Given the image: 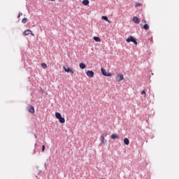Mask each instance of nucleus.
<instances>
[{
	"mask_svg": "<svg viewBox=\"0 0 179 179\" xmlns=\"http://www.w3.org/2000/svg\"><path fill=\"white\" fill-rule=\"evenodd\" d=\"M55 117L57 118V120H59V122H60V124H65V118L62 117V115H61V113L56 112Z\"/></svg>",
	"mask_w": 179,
	"mask_h": 179,
	"instance_id": "obj_1",
	"label": "nucleus"
},
{
	"mask_svg": "<svg viewBox=\"0 0 179 179\" xmlns=\"http://www.w3.org/2000/svg\"><path fill=\"white\" fill-rule=\"evenodd\" d=\"M127 43H134V44H135V45H138V42L136 41V40L135 39V38H134V36H129L127 40H126Z\"/></svg>",
	"mask_w": 179,
	"mask_h": 179,
	"instance_id": "obj_2",
	"label": "nucleus"
},
{
	"mask_svg": "<svg viewBox=\"0 0 179 179\" xmlns=\"http://www.w3.org/2000/svg\"><path fill=\"white\" fill-rule=\"evenodd\" d=\"M116 80L117 82H121L124 80V75L122 73H119L116 76Z\"/></svg>",
	"mask_w": 179,
	"mask_h": 179,
	"instance_id": "obj_3",
	"label": "nucleus"
},
{
	"mask_svg": "<svg viewBox=\"0 0 179 179\" xmlns=\"http://www.w3.org/2000/svg\"><path fill=\"white\" fill-rule=\"evenodd\" d=\"M101 73L102 75H103V76H113V74L108 73H107V71H106V69H104L103 68L101 69Z\"/></svg>",
	"mask_w": 179,
	"mask_h": 179,
	"instance_id": "obj_4",
	"label": "nucleus"
},
{
	"mask_svg": "<svg viewBox=\"0 0 179 179\" xmlns=\"http://www.w3.org/2000/svg\"><path fill=\"white\" fill-rule=\"evenodd\" d=\"M63 69L65 71V72H67L68 73H71L72 75H73V70H72L71 68L69 67H63Z\"/></svg>",
	"mask_w": 179,
	"mask_h": 179,
	"instance_id": "obj_5",
	"label": "nucleus"
},
{
	"mask_svg": "<svg viewBox=\"0 0 179 179\" xmlns=\"http://www.w3.org/2000/svg\"><path fill=\"white\" fill-rule=\"evenodd\" d=\"M87 76L88 78H94V72L92 71H87Z\"/></svg>",
	"mask_w": 179,
	"mask_h": 179,
	"instance_id": "obj_6",
	"label": "nucleus"
},
{
	"mask_svg": "<svg viewBox=\"0 0 179 179\" xmlns=\"http://www.w3.org/2000/svg\"><path fill=\"white\" fill-rule=\"evenodd\" d=\"M133 22H134V23H136L137 24H139V23L141 22V20H139L138 17H134Z\"/></svg>",
	"mask_w": 179,
	"mask_h": 179,
	"instance_id": "obj_7",
	"label": "nucleus"
},
{
	"mask_svg": "<svg viewBox=\"0 0 179 179\" xmlns=\"http://www.w3.org/2000/svg\"><path fill=\"white\" fill-rule=\"evenodd\" d=\"M28 111H29V113H31V114H34V113L36 112V110H34V107H33V106H30L28 108Z\"/></svg>",
	"mask_w": 179,
	"mask_h": 179,
	"instance_id": "obj_8",
	"label": "nucleus"
},
{
	"mask_svg": "<svg viewBox=\"0 0 179 179\" xmlns=\"http://www.w3.org/2000/svg\"><path fill=\"white\" fill-rule=\"evenodd\" d=\"M111 139H118V134H113L110 136Z\"/></svg>",
	"mask_w": 179,
	"mask_h": 179,
	"instance_id": "obj_9",
	"label": "nucleus"
},
{
	"mask_svg": "<svg viewBox=\"0 0 179 179\" xmlns=\"http://www.w3.org/2000/svg\"><path fill=\"white\" fill-rule=\"evenodd\" d=\"M30 33H31V30L30 29H27L24 31V36H29V34H30Z\"/></svg>",
	"mask_w": 179,
	"mask_h": 179,
	"instance_id": "obj_10",
	"label": "nucleus"
},
{
	"mask_svg": "<svg viewBox=\"0 0 179 179\" xmlns=\"http://www.w3.org/2000/svg\"><path fill=\"white\" fill-rule=\"evenodd\" d=\"M79 66H80V69H86V64H85V63H80Z\"/></svg>",
	"mask_w": 179,
	"mask_h": 179,
	"instance_id": "obj_11",
	"label": "nucleus"
},
{
	"mask_svg": "<svg viewBox=\"0 0 179 179\" xmlns=\"http://www.w3.org/2000/svg\"><path fill=\"white\" fill-rule=\"evenodd\" d=\"M101 19H103V20H106V22H108V23H111V22L108 20V17H107V16H102Z\"/></svg>",
	"mask_w": 179,
	"mask_h": 179,
	"instance_id": "obj_12",
	"label": "nucleus"
},
{
	"mask_svg": "<svg viewBox=\"0 0 179 179\" xmlns=\"http://www.w3.org/2000/svg\"><path fill=\"white\" fill-rule=\"evenodd\" d=\"M83 5H84L85 6H87V5H89V0H83Z\"/></svg>",
	"mask_w": 179,
	"mask_h": 179,
	"instance_id": "obj_13",
	"label": "nucleus"
},
{
	"mask_svg": "<svg viewBox=\"0 0 179 179\" xmlns=\"http://www.w3.org/2000/svg\"><path fill=\"white\" fill-rule=\"evenodd\" d=\"M94 41H96V43H100V41H101V39L97 36H94Z\"/></svg>",
	"mask_w": 179,
	"mask_h": 179,
	"instance_id": "obj_14",
	"label": "nucleus"
},
{
	"mask_svg": "<svg viewBox=\"0 0 179 179\" xmlns=\"http://www.w3.org/2000/svg\"><path fill=\"white\" fill-rule=\"evenodd\" d=\"M124 145H129V139H128L127 138H125L124 139Z\"/></svg>",
	"mask_w": 179,
	"mask_h": 179,
	"instance_id": "obj_15",
	"label": "nucleus"
},
{
	"mask_svg": "<svg viewBox=\"0 0 179 179\" xmlns=\"http://www.w3.org/2000/svg\"><path fill=\"white\" fill-rule=\"evenodd\" d=\"M143 29H144V30H149V29H150L149 24H144Z\"/></svg>",
	"mask_w": 179,
	"mask_h": 179,
	"instance_id": "obj_16",
	"label": "nucleus"
},
{
	"mask_svg": "<svg viewBox=\"0 0 179 179\" xmlns=\"http://www.w3.org/2000/svg\"><path fill=\"white\" fill-rule=\"evenodd\" d=\"M41 66L43 69H47V64L45 63H42L41 64Z\"/></svg>",
	"mask_w": 179,
	"mask_h": 179,
	"instance_id": "obj_17",
	"label": "nucleus"
},
{
	"mask_svg": "<svg viewBox=\"0 0 179 179\" xmlns=\"http://www.w3.org/2000/svg\"><path fill=\"white\" fill-rule=\"evenodd\" d=\"M27 18L24 17V18L22 20V23H23V24H24L27 23Z\"/></svg>",
	"mask_w": 179,
	"mask_h": 179,
	"instance_id": "obj_18",
	"label": "nucleus"
},
{
	"mask_svg": "<svg viewBox=\"0 0 179 179\" xmlns=\"http://www.w3.org/2000/svg\"><path fill=\"white\" fill-rule=\"evenodd\" d=\"M135 6H136V8H138L139 6H142V4H141V3H136Z\"/></svg>",
	"mask_w": 179,
	"mask_h": 179,
	"instance_id": "obj_19",
	"label": "nucleus"
},
{
	"mask_svg": "<svg viewBox=\"0 0 179 179\" xmlns=\"http://www.w3.org/2000/svg\"><path fill=\"white\" fill-rule=\"evenodd\" d=\"M141 94H144V97H146V92H145V90L141 92Z\"/></svg>",
	"mask_w": 179,
	"mask_h": 179,
	"instance_id": "obj_20",
	"label": "nucleus"
},
{
	"mask_svg": "<svg viewBox=\"0 0 179 179\" xmlns=\"http://www.w3.org/2000/svg\"><path fill=\"white\" fill-rule=\"evenodd\" d=\"M45 150V145H42V152H44Z\"/></svg>",
	"mask_w": 179,
	"mask_h": 179,
	"instance_id": "obj_21",
	"label": "nucleus"
},
{
	"mask_svg": "<svg viewBox=\"0 0 179 179\" xmlns=\"http://www.w3.org/2000/svg\"><path fill=\"white\" fill-rule=\"evenodd\" d=\"M22 15H23V13H20L18 14V16H17V17H20V16H22Z\"/></svg>",
	"mask_w": 179,
	"mask_h": 179,
	"instance_id": "obj_22",
	"label": "nucleus"
},
{
	"mask_svg": "<svg viewBox=\"0 0 179 179\" xmlns=\"http://www.w3.org/2000/svg\"><path fill=\"white\" fill-rule=\"evenodd\" d=\"M102 142L104 143V136H102Z\"/></svg>",
	"mask_w": 179,
	"mask_h": 179,
	"instance_id": "obj_23",
	"label": "nucleus"
},
{
	"mask_svg": "<svg viewBox=\"0 0 179 179\" xmlns=\"http://www.w3.org/2000/svg\"><path fill=\"white\" fill-rule=\"evenodd\" d=\"M30 34H31V36H33V37H34V34H33L32 32H31Z\"/></svg>",
	"mask_w": 179,
	"mask_h": 179,
	"instance_id": "obj_24",
	"label": "nucleus"
},
{
	"mask_svg": "<svg viewBox=\"0 0 179 179\" xmlns=\"http://www.w3.org/2000/svg\"><path fill=\"white\" fill-rule=\"evenodd\" d=\"M145 23H146V20H144Z\"/></svg>",
	"mask_w": 179,
	"mask_h": 179,
	"instance_id": "obj_25",
	"label": "nucleus"
},
{
	"mask_svg": "<svg viewBox=\"0 0 179 179\" xmlns=\"http://www.w3.org/2000/svg\"><path fill=\"white\" fill-rule=\"evenodd\" d=\"M50 1H55V0H50Z\"/></svg>",
	"mask_w": 179,
	"mask_h": 179,
	"instance_id": "obj_26",
	"label": "nucleus"
}]
</instances>
